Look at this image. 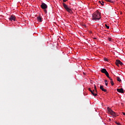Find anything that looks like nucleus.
Here are the masks:
<instances>
[{"mask_svg": "<svg viewBox=\"0 0 125 125\" xmlns=\"http://www.w3.org/2000/svg\"><path fill=\"white\" fill-rule=\"evenodd\" d=\"M107 40L109 41V42H112V38H108Z\"/></svg>", "mask_w": 125, "mask_h": 125, "instance_id": "18", "label": "nucleus"}, {"mask_svg": "<svg viewBox=\"0 0 125 125\" xmlns=\"http://www.w3.org/2000/svg\"><path fill=\"white\" fill-rule=\"evenodd\" d=\"M116 125H122V124H120V123L116 122Z\"/></svg>", "mask_w": 125, "mask_h": 125, "instance_id": "20", "label": "nucleus"}, {"mask_svg": "<svg viewBox=\"0 0 125 125\" xmlns=\"http://www.w3.org/2000/svg\"><path fill=\"white\" fill-rule=\"evenodd\" d=\"M118 82H122V80H121V78L117 77V78Z\"/></svg>", "mask_w": 125, "mask_h": 125, "instance_id": "14", "label": "nucleus"}, {"mask_svg": "<svg viewBox=\"0 0 125 125\" xmlns=\"http://www.w3.org/2000/svg\"><path fill=\"white\" fill-rule=\"evenodd\" d=\"M117 91L118 92H120V93H124V89L123 88H118L117 89Z\"/></svg>", "mask_w": 125, "mask_h": 125, "instance_id": "9", "label": "nucleus"}, {"mask_svg": "<svg viewBox=\"0 0 125 125\" xmlns=\"http://www.w3.org/2000/svg\"><path fill=\"white\" fill-rule=\"evenodd\" d=\"M110 83H111V85H114V82H113V79H111L110 80Z\"/></svg>", "mask_w": 125, "mask_h": 125, "instance_id": "15", "label": "nucleus"}, {"mask_svg": "<svg viewBox=\"0 0 125 125\" xmlns=\"http://www.w3.org/2000/svg\"><path fill=\"white\" fill-rule=\"evenodd\" d=\"M101 72L102 73H103L104 74H105V75L106 76V77H108L109 73L107 71V70L105 68H103L101 70Z\"/></svg>", "mask_w": 125, "mask_h": 125, "instance_id": "4", "label": "nucleus"}, {"mask_svg": "<svg viewBox=\"0 0 125 125\" xmlns=\"http://www.w3.org/2000/svg\"><path fill=\"white\" fill-rule=\"evenodd\" d=\"M104 61H108V59L107 58H104Z\"/></svg>", "mask_w": 125, "mask_h": 125, "instance_id": "24", "label": "nucleus"}, {"mask_svg": "<svg viewBox=\"0 0 125 125\" xmlns=\"http://www.w3.org/2000/svg\"><path fill=\"white\" fill-rule=\"evenodd\" d=\"M105 84L106 86H108V81L104 80Z\"/></svg>", "mask_w": 125, "mask_h": 125, "instance_id": "13", "label": "nucleus"}, {"mask_svg": "<svg viewBox=\"0 0 125 125\" xmlns=\"http://www.w3.org/2000/svg\"><path fill=\"white\" fill-rule=\"evenodd\" d=\"M94 39L95 40H96V38H94Z\"/></svg>", "mask_w": 125, "mask_h": 125, "instance_id": "28", "label": "nucleus"}, {"mask_svg": "<svg viewBox=\"0 0 125 125\" xmlns=\"http://www.w3.org/2000/svg\"><path fill=\"white\" fill-rule=\"evenodd\" d=\"M62 5L64 8H65V9L66 10V11H67V12H69V13H72V10H71V9H70L68 7V5H67V4H65L64 3H63Z\"/></svg>", "mask_w": 125, "mask_h": 125, "instance_id": "3", "label": "nucleus"}, {"mask_svg": "<svg viewBox=\"0 0 125 125\" xmlns=\"http://www.w3.org/2000/svg\"><path fill=\"white\" fill-rule=\"evenodd\" d=\"M100 89L102 90V91H104V92H106L107 91V90L106 89H104L103 85H100Z\"/></svg>", "mask_w": 125, "mask_h": 125, "instance_id": "8", "label": "nucleus"}, {"mask_svg": "<svg viewBox=\"0 0 125 125\" xmlns=\"http://www.w3.org/2000/svg\"><path fill=\"white\" fill-rule=\"evenodd\" d=\"M122 114H123V115H124V116H125V112H122Z\"/></svg>", "mask_w": 125, "mask_h": 125, "instance_id": "26", "label": "nucleus"}, {"mask_svg": "<svg viewBox=\"0 0 125 125\" xmlns=\"http://www.w3.org/2000/svg\"><path fill=\"white\" fill-rule=\"evenodd\" d=\"M41 6L42 9H46L47 8V5L45 3H42Z\"/></svg>", "mask_w": 125, "mask_h": 125, "instance_id": "6", "label": "nucleus"}, {"mask_svg": "<svg viewBox=\"0 0 125 125\" xmlns=\"http://www.w3.org/2000/svg\"><path fill=\"white\" fill-rule=\"evenodd\" d=\"M92 17V19L95 21H97V20H100V19H101V13L98 11H97L93 14Z\"/></svg>", "mask_w": 125, "mask_h": 125, "instance_id": "1", "label": "nucleus"}, {"mask_svg": "<svg viewBox=\"0 0 125 125\" xmlns=\"http://www.w3.org/2000/svg\"><path fill=\"white\" fill-rule=\"evenodd\" d=\"M108 78H109V79L111 81V80H112V78H111V77H109V73H108V76H106Z\"/></svg>", "mask_w": 125, "mask_h": 125, "instance_id": "19", "label": "nucleus"}, {"mask_svg": "<svg viewBox=\"0 0 125 125\" xmlns=\"http://www.w3.org/2000/svg\"><path fill=\"white\" fill-rule=\"evenodd\" d=\"M101 5H104V2L102 1V3H101Z\"/></svg>", "mask_w": 125, "mask_h": 125, "instance_id": "23", "label": "nucleus"}, {"mask_svg": "<svg viewBox=\"0 0 125 125\" xmlns=\"http://www.w3.org/2000/svg\"><path fill=\"white\" fill-rule=\"evenodd\" d=\"M116 65L118 66V67H119V65H121V66H123V62H121V61L117 60L116 61Z\"/></svg>", "mask_w": 125, "mask_h": 125, "instance_id": "5", "label": "nucleus"}, {"mask_svg": "<svg viewBox=\"0 0 125 125\" xmlns=\"http://www.w3.org/2000/svg\"><path fill=\"white\" fill-rule=\"evenodd\" d=\"M107 111L110 115H112V116H113V117H117V114L116 112H114L111 108L109 107H107Z\"/></svg>", "mask_w": 125, "mask_h": 125, "instance_id": "2", "label": "nucleus"}, {"mask_svg": "<svg viewBox=\"0 0 125 125\" xmlns=\"http://www.w3.org/2000/svg\"><path fill=\"white\" fill-rule=\"evenodd\" d=\"M91 93H92V95H93V96H97V93L95 92V90H93L92 91V92H91Z\"/></svg>", "mask_w": 125, "mask_h": 125, "instance_id": "10", "label": "nucleus"}, {"mask_svg": "<svg viewBox=\"0 0 125 125\" xmlns=\"http://www.w3.org/2000/svg\"><path fill=\"white\" fill-rule=\"evenodd\" d=\"M94 90L96 92V93H97V89H96V85L95 84L94 85Z\"/></svg>", "mask_w": 125, "mask_h": 125, "instance_id": "12", "label": "nucleus"}, {"mask_svg": "<svg viewBox=\"0 0 125 125\" xmlns=\"http://www.w3.org/2000/svg\"><path fill=\"white\" fill-rule=\"evenodd\" d=\"M44 12H45V13H47V11L46 9H44Z\"/></svg>", "mask_w": 125, "mask_h": 125, "instance_id": "22", "label": "nucleus"}, {"mask_svg": "<svg viewBox=\"0 0 125 125\" xmlns=\"http://www.w3.org/2000/svg\"><path fill=\"white\" fill-rule=\"evenodd\" d=\"M63 2H66V1H67L68 0H62Z\"/></svg>", "mask_w": 125, "mask_h": 125, "instance_id": "25", "label": "nucleus"}, {"mask_svg": "<svg viewBox=\"0 0 125 125\" xmlns=\"http://www.w3.org/2000/svg\"><path fill=\"white\" fill-rule=\"evenodd\" d=\"M37 20L39 21V22H42V18L40 17V16L37 17Z\"/></svg>", "mask_w": 125, "mask_h": 125, "instance_id": "11", "label": "nucleus"}, {"mask_svg": "<svg viewBox=\"0 0 125 125\" xmlns=\"http://www.w3.org/2000/svg\"><path fill=\"white\" fill-rule=\"evenodd\" d=\"M88 91H90V92H92V90H91V89H90V88H88Z\"/></svg>", "mask_w": 125, "mask_h": 125, "instance_id": "21", "label": "nucleus"}, {"mask_svg": "<svg viewBox=\"0 0 125 125\" xmlns=\"http://www.w3.org/2000/svg\"><path fill=\"white\" fill-rule=\"evenodd\" d=\"M99 3H102L101 1H99Z\"/></svg>", "mask_w": 125, "mask_h": 125, "instance_id": "27", "label": "nucleus"}, {"mask_svg": "<svg viewBox=\"0 0 125 125\" xmlns=\"http://www.w3.org/2000/svg\"><path fill=\"white\" fill-rule=\"evenodd\" d=\"M105 26L106 27V28H107V29H110V26H108L106 24H105Z\"/></svg>", "mask_w": 125, "mask_h": 125, "instance_id": "17", "label": "nucleus"}, {"mask_svg": "<svg viewBox=\"0 0 125 125\" xmlns=\"http://www.w3.org/2000/svg\"><path fill=\"white\" fill-rule=\"evenodd\" d=\"M105 1H107L108 2H111L113 3V1H112L111 0H104Z\"/></svg>", "mask_w": 125, "mask_h": 125, "instance_id": "16", "label": "nucleus"}, {"mask_svg": "<svg viewBox=\"0 0 125 125\" xmlns=\"http://www.w3.org/2000/svg\"><path fill=\"white\" fill-rule=\"evenodd\" d=\"M16 19V17L14 15H12L9 18V20H10V21H15Z\"/></svg>", "mask_w": 125, "mask_h": 125, "instance_id": "7", "label": "nucleus"}]
</instances>
